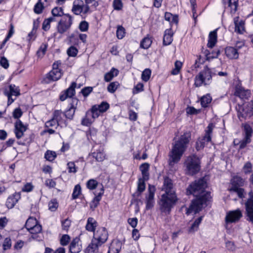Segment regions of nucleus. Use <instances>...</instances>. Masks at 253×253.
Returning a JSON list of instances; mask_svg holds the SVG:
<instances>
[{"instance_id":"obj_39","label":"nucleus","mask_w":253,"mask_h":253,"mask_svg":"<svg viewBox=\"0 0 253 253\" xmlns=\"http://www.w3.org/2000/svg\"><path fill=\"white\" fill-rule=\"evenodd\" d=\"M121 249L120 243L113 244L109 247L108 253H119Z\"/></svg>"},{"instance_id":"obj_34","label":"nucleus","mask_w":253,"mask_h":253,"mask_svg":"<svg viewBox=\"0 0 253 253\" xmlns=\"http://www.w3.org/2000/svg\"><path fill=\"white\" fill-rule=\"evenodd\" d=\"M9 91L6 90V93L10 94L12 96H18L20 93V89L18 87L16 86L15 84H11L9 86Z\"/></svg>"},{"instance_id":"obj_32","label":"nucleus","mask_w":253,"mask_h":253,"mask_svg":"<svg viewBox=\"0 0 253 253\" xmlns=\"http://www.w3.org/2000/svg\"><path fill=\"white\" fill-rule=\"evenodd\" d=\"M119 73L118 69L113 68L104 75V80L106 82L111 81L114 77H116Z\"/></svg>"},{"instance_id":"obj_48","label":"nucleus","mask_w":253,"mask_h":253,"mask_svg":"<svg viewBox=\"0 0 253 253\" xmlns=\"http://www.w3.org/2000/svg\"><path fill=\"white\" fill-rule=\"evenodd\" d=\"M92 156L98 162H102L105 159V154L101 151L93 152Z\"/></svg>"},{"instance_id":"obj_13","label":"nucleus","mask_w":253,"mask_h":253,"mask_svg":"<svg viewBox=\"0 0 253 253\" xmlns=\"http://www.w3.org/2000/svg\"><path fill=\"white\" fill-rule=\"evenodd\" d=\"M243 216L242 211L239 209L236 210L230 211L226 213L225 218L227 224L236 223Z\"/></svg>"},{"instance_id":"obj_17","label":"nucleus","mask_w":253,"mask_h":253,"mask_svg":"<svg viewBox=\"0 0 253 253\" xmlns=\"http://www.w3.org/2000/svg\"><path fill=\"white\" fill-rule=\"evenodd\" d=\"M235 96L239 97L241 99H248L251 96V91L249 89H245L240 85H237L235 87L234 93Z\"/></svg>"},{"instance_id":"obj_50","label":"nucleus","mask_w":253,"mask_h":253,"mask_svg":"<svg viewBox=\"0 0 253 253\" xmlns=\"http://www.w3.org/2000/svg\"><path fill=\"white\" fill-rule=\"evenodd\" d=\"M146 180L144 178H140L138 179V185H137V191L140 193H142L145 189V181Z\"/></svg>"},{"instance_id":"obj_15","label":"nucleus","mask_w":253,"mask_h":253,"mask_svg":"<svg viewBox=\"0 0 253 253\" xmlns=\"http://www.w3.org/2000/svg\"><path fill=\"white\" fill-rule=\"evenodd\" d=\"M108 236V234L106 229L105 227H100L96 232L94 233L93 238L103 244L107 241Z\"/></svg>"},{"instance_id":"obj_33","label":"nucleus","mask_w":253,"mask_h":253,"mask_svg":"<svg viewBox=\"0 0 253 253\" xmlns=\"http://www.w3.org/2000/svg\"><path fill=\"white\" fill-rule=\"evenodd\" d=\"M149 165L147 163H144L140 166V169L141 171L142 178L145 180H148L149 178L148 170Z\"/></svg>"},{"instance_id":"obj_45","label":"nucleus","mask_w":253,"mask_h":253,"mask_svg":"<svg viewBox=\"0 0 253 253\" xmlns=\"http://www.w3.org/2000/svg\"><path fill=\"white\" fill-rule=\"evenodd\" d=\"M152 43V41L149 38H144L140 43V47L144 49H148Z\"/></svg>"},{"instance_id":"obj_18","label":"nucleus","mask_w":253,"mask_h":253,"mask_svg":"<svg viewBox=\"0 0 253 253\" xmlns=\"http://www.w3.org/2000/svg\"><path fill=\"white\" fill-rule=\"evenodd\" d=\"M76 83L73 82L70 87L66 90L62 92L60 95V100L62 101L65 100L67 98L72 97L75 94V87Z\"/></svg>"},{"instance_id":"obj_4","label":"nucleus","mask_w":253,"mask_h":253,"mask_svg":"<svg viewBox=\"0 0 253 253\" xmlns=\"http://www.w3.org/2000/svg\"><path fill=\"white\" fill-rule=\"evenodd\" d=\"M89 4L94 8L99 5L96 0H74L72 8V12L75 15H81L84 18L86 14L90 12Z\"/></svg>"},{"instance_id":"obj_7","label":"nucleus","mask_w":253,"mask_h":253,"mask_svg":"<svg viewBox=\"0 0 253 253\" xmlns=\"http://www.w3.org/2000/svg\"><path fill=\"white\" fill-rule=\"evenodd\" d=\"M244 184V180L238 175L234 176L230 181V186L228 190L230 192L236 193L240 198L244 197L245 190L241 187Z\"/></svg>"},{"instance_id":"obj_58","label":"nucleus","mask_w":253,"mask_h":253,"mask_svg":"<svg viewBox=\"0 0 253 253\" xmlns=\"http://www.w3.org/2000/svg\"><path fill=\"white\" fill-rule=\"evenodd\" d=\"M67 169L69 173H76L77 171L78 168L76 166L74 162H70L67 164Z\"/></svg>"},{"instance_id":"obj_56","label":"nucleus","mask_w":253,"mask_h":253,"mask_svg":"<svg viewBox=\"0 0 253 253\" xmlns=\"http://www.w3.org/2000/svg\"><path fill=\"white\" fill-rule=\"evenodd\" d=\"M78 52L77 48L74 46L70 47L67 51L68 56L71 57H75L77 55Z\"/></svg>"},{"instance_id":"obj_22","label":"nucleus","mask_w":253,"mask_h":253,"mask_svg":"<svg viewBox=\"0 0 253 253\" xmlns=\"http://www.w3.org/2000/svg\"><path fill=\"white\" fill-rule=\"evenodd\" d=\"M173 32L171 29H168L164 32L163 44L164 45H168L171 44L173 41Z\"/></svg>"},{"instance_id":"obj_62","label":"nucleus","mask_w":253,"mask_h":253,"mask_svg":"<svg viewBox=\"0 0 253 253\" xmlns=\"http://www.w3.org/2000/svg\"><path fill=\"white\" fill-rule=\"evenodd\" d=\"M79 28L82 32L87 31L88 29V22L85 21H82L79 24Z\"/></svg>"},{"instance_id":"obj_23","label":"nucleus","mask_w":253,"mask_h":253,"mask_svg":"<svg viewBox=\"0 0 253 253\" xmlns=\"http://www.w3.org/2000/svg\"><path fill=\"white\" fill-rule=\"evenodd\" d=\"M20 198L19 194L15 193L11 196L9 197L6 202V206L8 209L13 208L15 205L17 203Z\"/></svg>"},{"instance_id":"obj_57","label":"nucleus","mask_w":253,"mask_h":253,"mask_svg":"<svg viewBox=\"0 0 253 253\" xmlns=\"http://www.w3.org/2000/svg\"><path fill=\"white\" fill-rule=\"evenodd\" d=\"M252 168H253L252 164H251V163L248 162L244 165V166L243 168V172L246 174H249L252 171Z\"/></svg>"},{"instance_id":"obj_40","label":"nucleus","mask_w":253,"mask_h":253,"mask_svg":"<svg viewBox=\"0 0 253 253\" xmlns=\"http://www.w3.org/2000/svg\"><path fill=\"white\" fill-rule=\"evenodd\" d=\"M88 113H90V115L91 118L94 120L98 118L100 115L101 112L97 109L96 106L93 105L90 110L87 111Z\"/></svg>"},{"instance_id":"obj_37","label":"nucleus","mask_w":253,"mask_h":253,"mask_svg":"<svg viewBox=\"0 0 253 253\" xmlns=\"http://www.w3.org/2000/svg\"><path fill=\"white\" fill-rule=\"evenodd\" d=\"M212 100L210 94H207L203 96L201 98V104L203 107H207L209 104L211 102Z\"/></svg>"},{"instance_id":"obj_24","label":"nucleus","mask_w":253,"mask_h":253,"mask_svg":"<svg viewBox=\"0 0 253 253\" xmlns=\"http://www.w3.org/2000/svg\"><path fill=\"white\" fill-rule=\"evenodd\" d=\"M235 31L238 34H243L245 31L244 22L243 20H239V17H236L234 18Z\"/></svg>"},{"instance_id":"obj_19","label":"nucleus","mask_w":253,"mask_h":253,"mask_svg":"<svg viewBox=\"0 0 253 253\" xmlns=\"http://www.w3.org/2000/svg\"><path fill=\"white\" fill-rule=\"evenodd\" d=\"M78 102L79 100L77 98H73L72 99L70 108L64 113L66 118L70 120H72L73 118Z\"/></svg>"},{"instance_id":"obj_6","label":"nucleus","mask_w":253,"mask_h":253,"mask_svg":"<svg viewBox=\"0 0 253 253\" xmlns=\"http://www.w3.org/2000/svg\"><path fill=\"white\" fill-rule=\"evenodd\" d=\"M212 75L210 68L206 66L198 75L195 77L194 84L196 87H200L203 84H210L211 82Z\"/></svg>"},{"instance_id":"obj_35","label":"nucleus","mask_w":253,"mask_h":253,"mask_svg":"<svg viewBox=\"0 0 253 253\" xmlns=\"http://www.w3.org/2000/svg\"><path fill=\"white\" fill-rule=\"evenodd\" d=\"M90 113L86 112L85 116L82 120V125L88 126L94 122L93 119L90 115Z\"/></svg>"},{"instance_id":"obj_5","label":"nucleus","mask_w":253,"mask_h":253,"mask_svg":"<svg viewBox=\"0 0 253 253\" xmlns=\"http://www.w3.org/2000/svg\"><path fill=\"white\" fill-rule=\"evenodd\" d=\"M184 166L186 167V173L193 175L200 170V160L195 155L189 156L186 158Z\"/></svg>"},{"instance_id":"obj_47","label":"nucleus","mask_w":253,"mask_h":253,"mask_svg":"<svg viewBox=\"0 0 253 253\" xmlns=\"http://www.w3.org/2000/svg\"><path fill=\"white\" fill-rule=\"evenodd\" d=\"M101 113L106 112L109 108V104L106 102H102L99 105H94Z\"/></svg>"},{"instance_id":"obj_9","label":"nucleus","mask_w":253,"mask_h":253,"mask_svg":"<svg viewBox=\"0 0 253 253\" xmlns=\"http://www.w3.org/2000/svg\"><path fill=\"white\" fill-rule=\"evenodd\" d=\"M73 24V17L69 14H65L58 22L57 31L60 34H63L68 30Z\"/></svg>"},{"instance_id":"obj_28","label":"nucleus","mask_w":253,"mask_h":253,"mask_svg":"<svg viewBox=\"0 0 253 253\" xmlns=\"http://www.w3.org/2000/svg\"><path fill=\"white\" fill-rule=\"evenodd\" d=\"M224 4L225 8L227 6L230 8L231 13H235L237 10L238 0H226V3Z\"/></svg>"},{"instance_id":"obj_27","label":"nucleus","mask_w":253,"mask_h":253,"mask_svg":"<svg viewBox=\"0 0 253 253\" xmlns=\"http://www.w3.org/2000/svg\"><path fill=\"white\" fill-rule=\"evenodd\" d=\"M97 226V222L93 218H88L87 223L85 226V229L86 230L89 232H93L94 233L95 229Z\"/></svg>"},{"instance_id":"obj_51","label":"nucleus","mask_w":253,"mask_h":253,"mask_svg":"<svg viewBox=\"0 0 253 253\" xmlns=\"http://www.w3.org/2000/svg\"><path fill=\"white\" fill-rule=\"evenodd\" d=\"M81 193V187L79 184L75 185L73 192L72 193V199H76L78 198L79 196Z\"/></svg>"},{"instance_id":"obj_54","label":"nucleus","mask_w":253,"mask_h":253,"mask_svg":"<svg viewBox=\"0 0 253 253\" xmlns=\"http://www.w3.org/2000/svg\"><path fill=\"white\" fill-rule=\"evenodd\" d=\"M125 34V29L121 26H118L116 32L117 37L119 39H123Z\"/></svg>"},{"instance_id":"obj_3","label":"nucleus","mask_w":253,"mask_h":253,"mask_svg":"<svg viewBox=\"0 0 253 253\" xmlns=\"http://www.w3.org/2000/svg\"><path fill=\"white\" fill-rule=\"evenodd\" d=\"M191 137V132L186 131L172 144V149L169 155L170 165L177 163L180 161L188 147Z\"/></svg>"},{"instance_id":"obj_44","label":"nucleus","mask_w":253,"mask_h":253,"mask_svg":"<svg viewBox=\"0 0 253 253\" xmlns=\"http://www.w3.org/2000/svg\"><path fill=\"white\" fill-rule=\"evenodd\" d=\"M203 220V216H201L198 217L197 219L195 220V221L192 223L190 229V232L195 231L197 230L198 228L199 225L201 223L202 220Z\"/></svg>"},{"instance_id":"obj_41","label":"nucleus","mask_w":253,"mask_h":253,"mask_svg":"<svg viewBox=\"0 0 253 253\" xmlns=\"http://www.w3.org/2000/svg\"><path fill=\"white\" fill-rule=\"evenodd\" d=\"M38 224V221L35 218L29 217L26 221L25 227L27 229L33 227Z\"/></svg>"},{"instance_id":"obj_30","label":"nucleus","mask_w":253,"mask_h":253,"mask_svg":"<svg viewBox=\"0 0 253 253\" xmlns=\"http://www.w3.org/2000/svg\"><path fill=\"white\" fill-rule=\"evenodd\" d=\"M79 239L76 238L70 244V252L71 253H79L81 251V249L78 245Z\"/></svg>"},{"instance_id":"obj_29","label":"nucleus","mask_w":253,"mask_h":253,"mask_svg":"<svg viewBox=\"0 0 253 253\" xmlns=\"http://www.w3.org/2000/svg\"><path fill=\"white\" fill-rule=\"evenodd\" d=\"M242 127L244 137L251 139L253 133V130L251 126L248 124H243Z\"/></svg>"},{"instance_id":"obj_11","label":"nucleus","mask_w":253,"mask_h":253,"mask_svg":"<svg viewBox=\"0 0 253 253\" xmlns=\"http://www.w3.org/2000/svg\"><path fill=\"white\" fill-rule=\"evenodd\" d=\"M245 203V215L247 221L253 223V192L250 191Z\"/></svg>"},{"instance_id":"obj_53","label":"nucleus","mask_w":253,"mask_h":253,"mask_svg":"<svg viewBox=\"0 0 253 253\" xmlns=\"http://www.w3.org/2000/svg\"><path fill=\"white\" fill-rule=\"evenodd\" d=\"M119 84L117 82L111 83L107 87L108 91L110 93H114L117 89Z\"/></svg>"},{"instance_id":"obj_61","label":"nucleus","mask_w":253,"mask_h":253,"mask_svg":"<svg viewBox=\"0 0 253 253\" xmlns=\"http://www.w3.org/2000/svg\"><path fill=\"white\" fill-rule=\"evenodd\" d=\"M58 204L56 200H51L48 204L49 210L52 211H55L57 209Z\"/></svg>"},{"instance_id":"obj_10","label":"nucleus","mask_w":253,"mask_h":253,"mask_svg":"<svg viewBox=\"0 0 253 253\" xmlns=\"http://www.w3.org/2000/svg\"><path fill=\"white\" fill-rule=\"evenodd\" d=\"M214 126L212 124H209L207 129L206 130L205 135L202 138H200L196 142V149L199 151L203 149L205 145L206 142L211 141V134L212 132Z\"/></svg>"},{"instance_id":"obj_42","label":"nucleus","mask_w":253,"mask_h":253,"mask_svg":"<svg viewBox=\"0 0 253 253\" xmlns=\"http://www.w3.org/2000/svg\"><path fill=\"white\" fill-rule=\"evenodd\" d=\"M57 155L56 153L54 151L47 150L44 154V158L46 160L52 162L53 161Z\"/></svg>"},{"instance_id":"obj_25","label":"nucleus","mask_w":253,"mask_h":253,"mask_svg":"<svg viewBox=\"0 0 253 253\" xmlns=\"http://www.w3.org/2000/svg\"><path fill=\"white\" fill-rule=\"evenodd\" d=\"M102 244H101L96 239H92L91 243L88 246L86 250L87 253H94L98 249V247L101 246Z\"/></svg>"},{"instance_id":"obj_8","label":"nucleus","mask_w":253,"mask_h":253,"mask_svg":"<svg viewBox=\"0 0 253 253\" xmlns=\"http://www.w3.org/2000/svg\"><path fill=\"white\" fill-rule=\"evenodd\" d=\"M237 115L240 121L247 119L253 115V102L249 103L246 105L238 104L236 107Z\"/></svg>"},{"instance_id":"obj_64","label":"nucleus","mask_w":253,"mask_h":253,"mask_svg":"<svg viewBox=\"0 0 253 253\" xmlns=\"http://www.w3.org/2000/svg\"><path fill=\"white\" fill-rule=\"evenodd\" d=\"M2 246L4 250L10 249L11 247V241L10 238H6L4 241Z\"/></svg>"},{"instance_id":"obj_49","label":"nucleus","mask_w":253,"mask_h":253,"mask_svg":"<svg viewBox=\"0 0 253 253\" xmlns=\"http://www.w3.org/2000/svg\"><path fill=\"white\" fill-rule=\"evenodd\" d=\"M182 63L179 61H176L174 63V68L171 71V74L176 75H177L182 67Z\"/></svg>"},{"instance_id":"obj_12","label":"nucleus","mask_w":253,"mask_h":253,"mask_svg":"<svg viewBox=\"0 0 253 253\" xmlns=\"http://www.w3.org/2000/svg\"><path fill=\"white\" fill-rule=\"evenodd\" d=\"M60 64V61H57L53 64L52 70L46 75V79L49 81H56L61 77L62 73L58 68Z\"/></svg>"},{"instance_id":"obj_60","label":"nucleus","mask_w":253,"mask_h":253,"mask_svg":"<svg viewBox=\"0 0 253 253\" xmlns=\"http://www.w3.org/2000/svg\"><path fill=\"white\" fill-rule=\"evenodd\" d=\"M251 142V139L244 137L243 139L239 142V149H243L246 147L247 144Z\"/></svg>"},{"instance_id":"obj_20","label":"nucleus","mask_w":253,"mask_h":253,"mask_svg":"<svg viewBox=\"0 0 253 253\" xmlns=\"http://www.w3.org/2000/svg\"><path fill=\"white\" fill-rule=\"evenodd\" d=\"M29 232L32 234L30 239L36 240L38 241L42 240V237L39 234L41 233L42 230L41 225L38 224L35 225L33 227L27 229Z\"/></svg>"},{"instance_id":"obj_55","label":"nucleus","mask_w":253,"mask_h":253,"mask_svg":"<svg viewBox=\"0 0 253 253\" xmlns=\"http://www.w3.org/2000/svg\"><path fill=\"white\" fill-rule=\"evenodd\" d=\"M58 126H59V124L57 123V121L55 120L53 117L51 120L47 121L45 123V126L46 128L53 126H56V127Z\"/></svg>"},{"instance_id":"obj_31","label":"nucleus","mask_w":253,"mask_h":253,"mask_svg":"<svg viewBox=\"0 0 253 253\" xmlns=\"http://www.w3.org/2000/svg\"><path fill=\"white\" fill-rule=\"evenodd\" d=\"M64 117H65L64 113L61 110H56L53 112V118L57 121L59 125L65 123Z\"/></svg>"},{"instance_id":"obj_26","label":"nucleus","mask_w":253,"mask_h":253,"mask_svg":"<svg viewBox=\"0 0 253 253\" xmlns=\"http://www.w3.org/2000/svg\"><path fill=\"white\" fill-rule=\"evenodd\" d=\"M217 42V32L215 30L211 32L209 35V40L207 46L208 47L212 48Z\"/></svg>"},{"instance_id":"obj_46","label":"nucleus","mask_w":253,"mask_h":253,"mask_svg":"<svg viewBox=\"0 0 253 253\" xmlns=\"http://www.w3.org/2000/svg\"><path fill=\"white\" fill-rule=\"evenodd\" d=\"M151 75V70L148 68L145 69L142 73L141 79L143 81L147 82L149 80Z\"/></svg>"},{"instance_id":"obj_21","label":"nucleus","mask_w":253,"mask_h":253,"mask_svg":"<svg viewBox=\"0 0 253 253\" xmlns=\"http://www.w3.org/2000/svg\"><path fill=\"white\" fill-rule=\"evenodd\" d=\"M226 56L230 59H236L238 58L239 53L238 49L232 46H227L225 49Z\"/></svg>"},{"instance_id":"obj_43","label":"nucleus","mask_w":253,"mask_h":253,"mask_svg":"<svg viewBox=\"0 0 253 253\" xmlns=\"http://www.w3.org/2000/svg\"><path fill=\"white\" fill-rule=\"evenodd\" d=\"M52 16L54 17H61L63 15L65 16L63 9L61 7H55L51 11Z\"/></svg>"},{"instance_id":"obj_52","label":"nucleus","mask_w":253,"mask_h":253,"mask_svg":"<svg viewBox=\"0 0 253 253\" xmlns=\"http://www.w3.org/2000/svg\"><path fill=\"white\" fill-rule=\"evenodd\" d=\"M97 185V181L94 179H89L86 183V187L90 190L95 189Z\"/></svg>"},{"instance_id":"obj_63","label":"nucleus","mask_w":253,"mask_h":253,"mask_svg":"<svg viewBox=\"0 0 253 253\" xmlns=\"http://www.w3.org/2000/svg\"><path fill=\"white\" fill-rule=\"evenodd\" d=\"M70 240V237L68 235H63L60 239V244L62 246L67 245Z\"/></svg>"},{"instance_id":"obj_36","label":"nucleus","mask_w":253,"mask_h":253,"mask_svg":"<svg viewBox=\"0 0 253 253\" xmlns=\"http://www.w3.org/2000/svg\"><path fill=\"white\" fill-rule=\"evenodd\" d=\"M220 51L219 49H216L215 51H212L211 52H210L209 51H206V59L210 61V60L217 58L220 54Z\"/></svg>"},{"instance_id":"obj_2","label":"nucleus","mask_w":253,"mask_h":253,"mask_svg":"<svg viewBox=\"0 0 253 253\" xmlns=\"http://www.w3.org/2000/svg\"><path fill=\"white\" fill-rule=\"evenodd\" d=\"M162 191L164 193L161 195L158 204L161 212L168 214L178 201L172 181L168 177L164 179Z\"/></svg>"},{"instance_id":"obj_16","label":"nucleus","mask_w":253,"mask_h":253,"mask_svg":"<svg viewBox=\"0 0 253 253\" xmlns=\"http://www.w3.org/2000/svg\"><path fill=\"white\" fill-rule=\"evenodd\" d=\"M27 129V126L20 120H17L14 124V133L16 138L20 139L22 137Z\"/></svg>"},{"instance_id":"obj_1","label":"nucleus","mask_w":253,"mask_h":253,"mask_svg":"<svg viewBox=\"0 0 253 253\" xmlns=\"http://www.w3.org/2000/svg\"><path fill=\"white\" fill-rule=\"evenodd\" d=\"M207 183L204 177L195 180L190 184L186 189L187 195H193L196 198L193 200L189 207L186 208V213L187 215L194 212H199L207 206V202L211 199V193L205 191Z\"/></svg>"},{"instance_id":"obj_14","label":"nucleus","mask_w":253,"mask_h":253,"mask_svg":"<svg viewBox=\"0 0 253 253\" xmlns=\"http://www.w3.org/2000/svg\"><path fill=\"white\" fill-rule=\"evenodd\" d=\"M156 189L154 186L149 185L148 194L145 196L146 210L152 209L155 204L154 195Z\"/></svg>"},{"instance_id":"obj_59","label":"nucleus","mask_w":253,"mask_h":253,"mask_svg":"<svg viewBox=\"0 0 253 253\" xmlns=\"http://www.w3.org/2000/svg\"><path fill=\"white\" fill-rule=\"evenodd\" d=\"M93 87L91 86L84 87L82 89L81 92L83 96L86 97L92 91Z\"/></svg>"},{"instance_id":"obj_38","label":"nucleus","mask_w":253,"mask_h":253,"mask_svg":"<svg viewBox=\"0 0 253 253\" xmlns=\"http://www.w3.org/2000/svg\"><path fill=\"white\" fill-rule=\"evenodd\" d=\"M44 8V6L43 1L39 0L34 6V11L35 13L40 14L42 12Z\"/></svg>"}]
</instances>
